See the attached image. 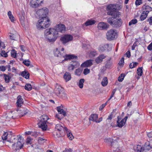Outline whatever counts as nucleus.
<instances>
[{
	"instance_id": "nucleus-10",
	"label": "nucleus",
	"mask_w": 152,
	"mask_h": 152,
	"mask_svg": "<svg viewBox=\"0 0 152 152\" xmlns=\"http://www.w3.org/2000/svg\"><path fill=\"white\" fill-rule=\"evenodd\" d=\"M48 12V9L46 8H44L38 10L37 13L39 16L40 18H42V17H47V15Z\"/></svg>"
},
{
	"instance_id": "nucleus-12",
	"label": "nucleus",
	"mask_w": 152,
	"mask_h": 152,
	"mask_svg": "<svg viewBox=\"0 0 152 152\" xmlns=\"http://www.w3.org/2000/svg\"><path fill=\"white\" fill-rule=\"evenodd\" d=\"M44 0H32L30 2L31 6L34 8L37 7L41 5Z\"/></svg>"
},
{
	"instance_id": "nucleus-64",
	"label": "nucleus",
	"mask_w": 152,
	"mask_h": 152,
	"mask_svg": "<svg viewBox=\"0 0 152 152\" xmlns=\"http://www.w3.org/2000/svg\"><path fill=\"white\" fill-rule=\"evenodd\" d=\"M31 140V138L28 137L26 140V143L27 144H31V143H30V142Z\"/></svg>"
},
{
	"instance_id": "nucleus-21",
	"label": "nucleus",
	"mask_w": 152,
	"mask_h": 152,
	"mask_svg": "<svg viewBox=\"0 0 152 152\" xmlns=\"http://www.w3.org/2000/svg\"><path fill=\"white\" fill-rule=\"evenodd\" d=\"M112 124L113 123L111 124L110 126H112L113 128L117 126L119 128H121L125 125L126 123L123 121V120H122L119 121L118 123H117V125H113Z\"/></svg>"
},
{
	"instance_id": "nucleus-13",
	"label": "nucleus",
	"mask_w": 152,
	"mask_h": 152,
	"mask_svg": "<svg viewBox=\"0 0 152 152\" xmlns=\"http://www.w3.org/2000/svg\"><path fill=\"white\" fill-rule=\"evenodd\" d=\"M55 30L58 32H60L61 33L64 32L66 29V27L65 26L62 24H57L56 26V28L55 29Z\"/></svg>"
},
{
	"instance_id": "nucleus-4",
	"label": "nucleus",
	"mask_w": 152,
	"mask_h": 152,
	"mask_svg": "<svg viewBox=\"0 0 152 152\" xmlns=\"http://www.w3.org/2000/svg\"><path fill=\"white\" fill-rule=\"evenodd\" d=\"M117 17H111L107 19V22L113 27L118 28L122 25V21L121 18H117Z\"/></svg>"
},
{
	"instance_id": "nucleus-59",
	"label": "nucleus",
	"mask_w": 152,
	"mask_h": 152,
	"mask_svg": "<svg viewBox=\"0 0 152 152\" xmlns=\"http://www.w3.org/2000/svg\"><path fill=\"white\" fill-rule=\"evenodd\" d=\"M96 54V51H91L90 53V55L92 57H94L95 56Z\"/></svg>"
},
{
	"instance_id": "nucleus-51",
	"label": "nucleus",
	"mask_w": 152,
	"mask_h": 152,
	"mask_svg": "<svg viewBox=\"0 0 152 152\" xmlns=\"http://www.w3.org/2000/svg\"><path fill=\"white\" fill-rule=\"evenodd\" d=\"M1 54L2 56H3L4 57H7L8 56L7 53H6L5 51L4 50H3L1 51Z\"/></svg>"
},
{
	"instance_id": "nucleus-46",
	"label": "nucleus",
	"mask_w": 152,
	"mask_h": 152,
	"mask_svg": "<svg viewBox=\"0 0 152 152\" xmlns=\"http://www.w3.org/2000/svg\"><path fill=\"white\" fill-rule=\"evenodd\" d=\"M46 140L41 137H39L38 142L39 143L42 144L45 142Z\"/></svg>"
},
{
	"instance_id": "nucleus-50",
	"label": "nucleus",
	"mask_w": 152,
	"mask_h": 152,
	"mask_svg": "<svg viewBox=\"0 0 152 152\" xmlns=\"http://www.w3.org/2000/svg\"><path fill=\"white\" fill-rule=\"evenodd\" d=\"M67 136L68 138L71 140H72L74 138V136L71 132H69L67 133Z\"/></svg>"
},
{
	"instance_id": "nucleus-36",
	"label": "nucleus",
	"mask_w": 152,
	"mask_h": 152,
	"mask_svg": "<svg viewBox=\"0 0 152 152\" xmlns=\"http://www.w3.org/2000/svg\"><path fill=\"white\" fill-rule=\"evenodd\" d=\"M85 82V80L83 78L81 79L80 80L79 82L78 83V85L79 86V88H82L83 87V83Z\"/></svg>"
},
{
	"instance_id": "nucleus-55",
	"label": "nucleus",
	"mask_w": 152,
	"mask_h": 152,
	"mask_svg": "<svg viewBox=\"0 0 152 152\" xmlns=\"http://www.w3.org/2000/svg\"><path fill=\"white\" fill-rule=\"evenodd\" d=\"M74 69H75V68H74L71 64H69L68 67V69L69 71H72Z\"/></svg>"
},
{
	"instance_id": "nucleus-56",
	"label": "nucleus",
	"mask_w": 152,
	"mask_h": 152,
	"mask_svg": "<svg viewBox=\"0 0 152 152\" xmlns=\"http://www.w3.org/2000/svg\"><path fill=\"white\" fill-rule=\"evenodd\" d=\"M28 110L26 109H24L22 112V114L21 116L23 117V116L26 115V114L28 113Z\"/></svg>"
},
{
	"instance_id": "nucleus-49",
	"label": "nucleus",
	"mask_w": 152,
	"mask_h": 152,
	"mask_svg": "<svg viewBox=\"0 0 152 152\" xmlns=\"http://www.w3.org/2000/svg\"><path fill=\"white\" fill-rule=\"evenodd\" d=\"M30 61L29 60H25L23 61V63L27 66H29L30 64Z\"/></svg>"
},
{
	"instance_id": "nucleus-38",
	"label": "nucleus",
	"mask_w": 152,
	"mask_h": 152,
	"mask_svg": "<svg viewBox=\"0 0 152 152\" xmlns=\"http://www.w3.org/2000/svg\"><path fill=\"white\" fill-rule=\"evenodd\" d=\"M60 51L58 50V49L57 48H56L55 50H54V53L55 56L56 57H59L60 56L62 55V54L61 55L60 54Z\"/></svg>"
},
{
	"instance_id": "nucleus-7",
	"label": "nucleus",
	"mask_w": 152,
	"mask_h": 152,
	"mask_svg": "<svg viewBox=\"0 0 152 152\" xmlns=\"http://www.w3.org/2000/svg\"><path fill=\"white\" fill-rule=\"evenodd\" d=\"M118 36V33L115 30L111 29L107 31L106 34V38L109 41L116 39Z\"/></svg>"
},
{
	"instance_id": "nucleus-28",
	"label": "nucleus",
	"mask_w": 152,
	"mask_h": 152,
	"mask_svg": "<svg viewBox=\"0 0 152 152\" xmlns=\"http://www.w3.org/2000/svg\"><path fill=\"white\" fill-rule=\"evenodd\" d=\"M98 115L97 114H92L90 116L89 119L90 121L96 122L97 119H98Z\"/></svg>"
},
{
	"instance_id": "nucleus-47",
	"label": "nucleus",
	"mask_w": 152,
	"mask_h": 152,
	"mask_svg": "<svg viewBox=\"0 0 152 152\" xmlns=\"http://www.w3.org/2000/svg\"><path fill=\"white\" fill-rule=\"evenodd\" d=\"M137 22V20L136 19H134L132 20L129 23V26H131L132 24H135Z\"/></svg>"
},
{
	"instance_id": "nucleus-42",
	"label": "nucleus",
	"mask_w": 152,
	"mask_h": 152,
	"mask_svg": "<svg viewBox=\"0 0 152 152\" xmlns=\"http://www.w3.org/2000/svg\"><path fill=\"white\" fill-rule=\"evenodd\" d=\"M17 55V52L15 49H13L11 50V55L12 57L16 58Z\"/></svg>"
},
{
	"instance_id": "nucleus-27",
	"label": "nucleus",
	"mask_w": 152,
	"mask_h": 152,
	"mask_svg": "<svg viewBox=\"0 0 152 152\" xmlns=\"http://www.w3.org/2000/svg\"><path fill=\"white\" fill-rule=\"evenodd\" d=\"M135 152H143L145 148L140 145H137L136 147L134 148Z\"/></svg>"
},
{
	"instance_id": "nucleus-23",
	"label": "nucleus",
	"mask_w": 152,
	"mask_h": 152,
	"mask_svg": "<svg viewBox=\"0 0 152 152\" xmlns=\"http://www.w3.org/2000/svg\"><path fill=\"white\" fill-rule=\"evenodd\" d=\"M96 23V21L94 20H93L91 19L88 20L84 23L82 25L83 28L85 26H88L90 25H91L94 24Z\"/></svg>"
},
{
	"instance_id": "nucleus-20",
	"label": "nucleus",
	"mask_w": 152,
	"mask_h": 152,
	"mask_svg": "<svg viewBox=\"0 0 152 152\" xmlns=\"http://www.w3.org/2000/svg\"><path fill=\"white\" fill-rule=\"evenodd\" d=\"M65 132L67 134L70 132L69 131V129L67 128L66 127H63V130H62L61 134H56V135L58 137H64L65 135Z\"/></svg>"
},
{
	"instance_id": "nucleus-2",
	"label": "nucleus",
	"mask_w": 152,
	"mask_h": 152,
	"mask_svg": "<svg viewBox=\"0 0 152 152\" xmlns=\"http://www.w3.org/2000/svg\"><path fill=\"white\" fill-rule=\"evenodd\" d=\"M122 6L121 5L118 4H110L107 7V14L116 17H119L120 12L117 10H120L122 8Z\"/></svg>"
},
{
	"instance_id": "nucleus-37",
	"label": "nucleus",
	"mask_w": 152,
	"mask_h": 152,
	"mask_svg": "<svg viewBox=\"0 0 152 152\" xmlns=\"http://www.w3.org/2000/svg\"><path fill=\"white\" fill-rule=\"evenodd\" d=\"M7 14L10 20L12 22H13L15 20V18L12 14L11 12L10 11L8 12Z\"/></svg>"
},
{
	"instance_id": "nucleus-53",
	"label": "nucleus",
	"mask_w": 152,
	"mask_h": 152,
	"mask_svg": "<svg viewBox=\"0 0 152 152\" xmlns=\"http://www.w3.org/2000/svg\"><path fill=\"white\" fill-rule=\"evenodd\" d=\"M90 72V69L86 68L84 69L83 73L85 75H86L89 73Z\"/></svg>"
},
{
	"instance_id": "nucleus-57",
	"label": "nucleus",
	"mask_w": 152,
	"mask_h": 152,
	"mask_svg": "<svg viewBox=\"0 0 152 152\" xmlns=\"http://www.w3.org/2000/svg\"><path fill=\"white\" fill-rule=\"evenodd\" d=\"M142 3V0H136L135 4L136 5L138 6Z\"/></svg>"
},
{
	"instance_id": "nucleus-60",
	"label": "nucleus",
	"mask_w": 152,
	"mask_h": 152,
	"mask_svg": "<svg viewBox=\"0 0 152 152\" xmlns=\"http://www.w3.org/2000/svg\"><path fill=\"white\" fill-rule=\"evenodd\" d=\"M72 150L71 148H69L67 149L66 148L64 151H63V152H72Z\"/></svg>"
},
{
	"instance_id": "nucleus-15",
	"label": "nucleus",
	"mask_w": 152,
	"mask_h": 152,
	"mask_svg": "<svg viewBox=\"0 0 152 152\" xmlns=\"http://www.w3.org/2000/svg\"><path fill=\"white\" fill-rule=\"evenodd\" d=\"M65 58L63 60V61H68V60H71L72 59L77 60L78 57L77 56L74 54H66L65 56Z\"/></svg>"
},
{
	"instance_id": "nucleus-62",
	"label": "nucleus",
	"mask_w": 152,
	"mask_h": 152,
	"mask_svg": "<svg viewBox=\"0 0 152 152\" xmlns=\"http://www.w3.org/2000/svg\"><path fill=\"white\" fill-rule=\"evenodd\" d=\"M147 48L149 50H152V42H151L148 46Z\"/></svg>"
},
{
	"instance_id": "nucleus-48",
	"label": "nucleus",
	"mask_w": 152,
	"mask_h": 152,
	"mask_svg": "<svg viewBox=\"0 0 152 152\" xmlns=\"http://www.w3.org/2000/svg\"><path fill=\"white\" fill-rule=\"evenodd\" d=\"M146 21L148 22L149 26H152V16L148 18Z\"/></svg>"
},
{
	"instance_id": "nucleus-31",
	"label": "nucleus",
	"mask_w": 152,
	"mask_h": 152,
	"mask_svg": "<svg viewBox=\"0 0 152 152\" xmlns=\"http://www.w3.org/2000/svg\"><path fill=\"white\" fill-rule=\"evenodd\" d=\"M21 75L22 76L25 77L26 79H28L29 78L30 74L28 72L25 70L21 72Z\"/></svg>"
},
{
	"instance_id": "nucleus-32",
	"label": "nucleus",
	"mask_w": 152,
	"mask_h": 152,
	"mask_svg": "<svg viewBox=\"0 0 152 152\" xmlns=\"http://www.w3.org/2000/svg\"><path fill=\"white\" fill-rule=\"evenodd\" d=\"M148 13H145V12H142L140 17V20L141 21L144 20L148 16Z\"/></svg>"
},
{
	"instance_id": "nucleus-25",
	"label": "nucleus",
	"mask_w": 152,
	"mask_h": 152,
	"mask_svg": "<svg viewBox=\"0 0 152 152\" xmlns=\"http://www.w3.org/2000/svg\"><path fill=\"white\" fill-rule=\"evenodd\" d=\"M17 100L16 103L18 107H21V105L23 104V101L22 97L20 95H19L17 97Z\"/></svg>"
},
{
	"instance_id": "nucleus-5",
	"label": "nucleus",
	"mask_w": 152,
	"mask_h": 152,
	"mask_svg": "<svg viewBox=\"0 0 152 152\" xmlns=\"http://www.w3.org/2000/svg\"><path fill=\"white\" fill-rule=\"evenodd\" d=\"M54 92L57 96L61 98L65 99L67 98V95L64 88L57 84H56L54 89Z\"/></svg>"
},
{
	"instance_id": "nucleus-16",
	"label": "nucleus",
	"mask_w": 152,
	"mask_h": 152,
	"mask_svg": "<svg viewBox=\"0 0 152 152\" xmlns=\"http://www.w3.org/2000/svg\"><path fill=\"white\" fill-rule=\"evenodd\" d=\"M107 141L108 142L111 143V145L112 146H113L114 148H117L116 150L117 151H119V149L118 148V142L117 141L115 140L114 141H113V139L109 138L107 139Z\"/></svg>"
},
{
	"instance_id": "nucleus-17",
	"label": "nucleus",
	"mask_w": 152,
	"mask_h": 152,
	"mask_svg": "<svg viewBox=\"0 0 152 152\" xmlns=\"http://www.w3.org/2000/svg\"><path fill=\"white\" fill-rule=\"evenodd\" d=\"M142 10L143 12H144L145 13L146 12L148 14L150 12L152 11V8L145 4L142 7Z\"/></svg>"
},
{
	"instance_id": "nucleus-11",
	"label": "nucleus",
	"mask_w": 152,
	"mask_h": 152,
	"mask_svg": "<svg viewBox=\"0 0 152 152\" xmlns=\"http://www.w3.org/2000/svg\"><path fill=\"white\" fill-rule=\"evenodd\" d=\"M48 122L39 121L37 124L39 128H41L42 131H45L49 130L48 127Z\"/></svg>"
},
{
	"instance_id": "nucleus-33",
	"label": "nucleus",
	"mask_w": 152,
	"mask_h": 152,
	"mask_svg": "<svg viewBox=\"0 0 152 152\" xmlns=\"http://www.w3.org/2000/svg\"><path fill=\"white\" fill-rule=\"evenodd\" d=\"M108 79L107 77H104L101 82V84L103 86H106L108 84Z\"/></svg>"
},
{
	"instance_id": "nucleus-3",
	"label": "nucleus",
	"mask_w": 152,
	"mask_h": 152,
	"mask_svg": "<svg viewBox=\"0 0 152 152\" xmlns=\"http://www.w3.org/2000/svg\"><path fill=\"white\" fill-rule=\"evenodd\" d=\"M38 21L36 26L39 29H43L48 27L50 25V20L48 17H42Z\"/></svg>"
},
{
	"instance_id": "nucleus-29",
	"label": "nucleus",
	"mask_w": 152,
	"mask_h": 152,
	"mask_svg": "<svg viewBox=\"0 0 152 152\" xmlns=\"http://www.w3.org/2000/svg\"><path fill=\"white\" fill-rule=\"evenodd\" d=\"M111 58L106 61V64L105 65V68L108 69H110L112 65V62L111 61Z\"/></svg>"
},
{
	"instance_id": "nucleus-24",
	"label": "nucleus",
	"mask_w": 152,
	"mask_h": 152,
	"mask_svg": "<svg viewBox=\"0 0 152 152\" xmlns=\"http://www.w3.org/2000/svg\"><path fill=\"white\" fill-rule=\"evenodd\" d=\"M144 146L145 150H146L148 151L150 150L152 148V141H150L149 142H148L145 143Z\"/></svg>"
},
{
	"instance_id": "nucleus-39",
	"label": "nucleus",
	"mask_w": 152,
	"mask_h": 152,
	"mask_svg": "<svg viewBox=\"0 0 152 152\" xmlns=\"http://www.w3.org/2000/svg\"><path fill=\"white\" fill-rule=\"evenodd\" d=\"M24 88L26 90L28 91H30L32 89V87L31 84L29 83H26L25 86Z\"/></svg>"
},
{
	"instance_id": "nucleus-52",
	"label": "nucleus",
	"mask_w": 152,
	"mask_h": 152,
	"mask_svg": "<svg viewBox=\"0 0 152 152\" xmlns=\"http://www.w3.org/2000/svg\"><path fill=\"white\" fill-rule=\"evenodd\" d=\"M10 35H9V37L10 39L13 40H16V35H15L14 34L11 33H10Z\"/></svg>"
},
{
	"instance_id": "nucleus-9",
	"label": "nucleus",
	"mask_w": 152,
	"mask_h": 152,
	"mask_svg": "<svg viewBox=\"0 0 152 152\" xmlns=\"http://www.w3.org/2000/svg\"><path fill=\"white\" fill-rule=\"evenodd\" d=\"M73 39V37L70 34H64L60 37V41L64 45L66 44L69 41H71Z\"/></svg>"
},
{
	"instance_id": "nucleus-26",
	"label": "nucleus",
	"mask_w": 152,
	"mask_h": 152,
	"mask_svg": "<svg viewBox=\"0 0 152 152\" xmlns=\"http://www.w3.org/2000/svg\"><path fill=\"white\" fill-rule=\"evenodd\" d=\"M63 77L67 82L71 79V74L69 72H66L64 74Z\"/></svg>"
},
{
	"instance_id": "nucleus-18",
	"label": "nucleus",
	"mask_w": 152,
	"mask_h": 152,
	"mask_svg": "<svg viewBox=\"0 0 152 152\" xmlns=\"http://www.w3.org/2000/svg\"><path fill=\"white\" fill-rule=\"evenodd\" d=\"M92 60L89 59L87 60L83 63L81 65V66L83 67H88L91 66L93 65Z\"/></svg>"
},
{
	"instance_id": "nucleus-6",
	"label": "nucleus",
	"mask_w": 152,
	"mask_h": 152,
	"mask_svg": "<svg viewBox=\"0 0 152 152\" xmlns=\"http://www.w3.org/2000/svg\"><path fill=\"white\" fill-rule=\"evenodd\" d=\"M17 137H18V139L17 143H14L12 146L13 149L16 151L21 149L23 147V144L24 143V140L22 137L20 135H18Z\"/></svg>"
},
{
	"instance_id": "nucleus-44",
	"label": "nucleus",
	"mask_w": 152,
	"mask_h": 152,
	"mask_svg": "<svg viewBox=\"0 0 152 152\" xmlns=\"http://www.w3.org/2000/svg\"><path fill=\"white\" fill-rule=\"evenodd\" d=\"M19 18L21 23L22 25H24V20L25 19V17L21 16V15H20L19 16Z\"/></svg>"
},
{
	"instance_id": "nucleus-41",
	"label": "nucleus",
	"mask_w": 152,
	"mask_h": 152,
	"mask_svg": "<svg viewBox=\"0 0 152 152\" xmlns=\"http://www.w3.org/2000/svg\"><path fill=\"white\" fill-rule=\"evenodd\" d=\"M72 62V64H71V65H72L75 69L78 67L80 65L79 63L77 61H72L71 63Z\"/></svg>"
},
{
	"instance_id": "nucleus-30",
	"label": "nucleus",
	"mask_w": 152,
	"mask_h": 152,
	"mask_svg": "<svg viewBox=\"0 0 152 152\" xmlns=\"http://www.w3.org/2000/svg\"><path fill=\"white\" fill-rule=\"evenodd\" d=\"M56 129H57L58 131V132L56 133L57 134H61L62 130H63V127L60 124H57L56 125Z\"/></svg>"
},
{
	"instance_id": "nucleus-45",
	"label": "nucleus",
	"mask_w": 152,
	"mask_h": 152,
	"mask_svg": "<svg viewBox=\"0 0 152 152\" xmlns=\"http://www.w3.org/2000/svg\"><path fill=\"white\" fill-rule=\"evenodd\" d=\"M126 75L124 73L121 74L118 78V80L119 82H122Z\"/></svg>"
},
{
	"instance_id": "nucleus-63",
	"label": "nucleus",
	"mask_w": 152,
	"mask_h": 152,
	"mask_svg": "<svg viewBox=\"0 0 152 152\" xmlns=\"http://www.w3.org/2000/svg\"><path fill=\"white\" fill-rule=\"evenodd\" d=\"M31 135L32 136H34V137H37L38 136V134L37 132H32Z\"/></svg>"
},
{
	"instance_id": "nucleus-35",
	"label": "nucleus",
	"mask_w": 152,
	"mask_h": 152,
	"mask_svg": "<svg viewBox=\"0 0 152 152\" xmlns=\"http://www.w3.org/2000/svg\"><path fill=\"white\" fill-rule=\"evenodd\" d=\"M143 68L142 67H139L137 69V73L139 76H141L143 74Z\"/></svg>"
},
{
	"instance_id": "nucleus-19",
	"label": "nucleus",
	"mask_w": 152,
	"mask_h": 152,
	"mask_svg": "<svg viewBox=\"0 0 152 152\" xmlns=\"http://www.w3.org/2000/svg\"><path fill=\"white\" fill-rule=\"evenodd\" d=\"M106 57V56L104 54H101L96 58L95 61L97 64H99L103 61V60Z\"/></svg>"
},
{
	"instance_id": "nucleus-34",
	"label": "nucleus",
	"mask_w": 152,
	"mask_h": 152,
	"mask_svg": "<svg viewBox=\"0 0 152 152\" xmlns=\"http://www.w3.org/2000/svg\"><path fill=\"white\" fill-rule=\"evenodd\" d=\"M49 119L48 116L46 115H43L41 116V120L39 121L48 122V120Z\"/></svg>"
},
{
	"instance_id": "nucleus-22",
	"label": "nucleus",
	"mask_w": 152,
	"mask_h": 152,
	"mask_svg": "<svg viewBox=\"0 0 152 152\" xmlns=\"http://www.w3.org/2000/svg\"><path fill=\"white\" fill-rule=\"evenodd\" d=\"M109 47L108 44L102 45L99 47V52H103L108 49Z\"/></svg>"
},
{
	"instance_id": "nucleus-1",
	"label": "nucleus",
	"mask_w": 152,
	"mask_h": 152,
	"mask_svg": "<svg viewBox=\"0 0 152 152\" xmlns=\"http://www.w3.org/2000/svg\"><path fill=\"white\" fill-rule=\"evenodd\" d=\"M44 36L47 41L51 43H54L59 37L58 33L53 28L46 29L44 31Z\"/></svg>"
},
{
	"instance_id": "nucleus-43",
	"label": "nucleus",
	"mask_w": 152,
	"mask_h": 152,
	"mask_svg": "<svg viewBox=\"0 0 152 152\" xmlns=\"http://www.w3.org/2000/svg\"><path fill=\"white\" fill-rule=\"evenodd\" d=\"M2 75H3L4 76V79L5 80V82L7 83H8L9 82L10 80V78L9 76H8L7 74H4Z\"/></svg>"
},
{
	"instance_id": "nucleus-40",
	"label": "nucleus",
	"mask_w": 152,
	"mask_h": 152,
	"mask_svg": "<svg viewBox=\"0 0 152 152\" xmlns=\"http://www.w3.org/2000/svg\"><path fill=\"white\" fill-rule=\"evenodd\" d=\"M82 70L83 69H81L80 68H78L75 70V75L79 76H80Z\"/></svg>"
},
{
	"instance_id": "nucleus-54",
	"label": "nucleus",
	"mask_w": 152,
	"mask_h": 152,
	"mask_svg": "<svg viewBox=\"0 0 152 152\" xmlns=\"http://www.w3.org/2000/svg\"><path fill=\"white\" fill-rule=\"evenodd\" d=\"M116 91V89H114L113 90L112 93L111 94L110 96V98H109L108 99V100H110L113 96L115 94Z\"/></svg>"
},
{
	"instance_id": "nucleus-8",
	"label": "nucleus",
	"mask_w": 152,
	"mask_h": 152,
	"mask_svg": "<svg viewBox=\"0 0 152 152\" xmlns=\"http://www.w3.org/2000/svg\"><path fill=\"white\" fill-rule=\"evenodd\" d=\"M63 108L62 106L57 107V110L59 113L56 114L55 117L59 120H61L64 117L66 116V112L63 110Z\"/></svg>"
},
{
	"instance_id": "nucleus-14",
	"label": "nucleus",
	"mask_w": 152,
	"mask_h": 152,
	"mask_svg": "<svg viewBox=\"0 0 152 152\" xmlns=\"http://www.w3.org/2000/svg\"><path fill=\"white\" fill-rule=\"evenodd\" d=\"M109 27V25L108 23L104 22L99 23L97 26L98 29L100 30H107Z\"/></svg>"
},
{
	"instance_id": "nucleus-58",
	"label": "nucleus",
	"mask_w": 152,
	"mask_h": 152,
	"mask_svg": "<svg viewBox=\"0 0 152 152\" xmlns=\"http://www.w3.org/2000/svg\"><path fill=\"white\" fill-rule=\"evenodd\" d=\"M7 133L6 132L5 133V134H4L2 136V140H6L7 139V135H8L7 134Z\"/></svg>"
},
{
	"instance_id": "nucleus-61",
	"label": "nucleus",
	"mask_w": 152,
	"mask_h": 152,
	"mask_svg": "<svg viewBox=\"0 0 152 152\" xmlns=\"http://www.w3.org/2000/svg\"><path fill=\"white\" fill-rule=\"evenodd\" d=\"M6 66H0V69L1 71L4 72L6 70Z\"/></svg>"
}]
</instances>
